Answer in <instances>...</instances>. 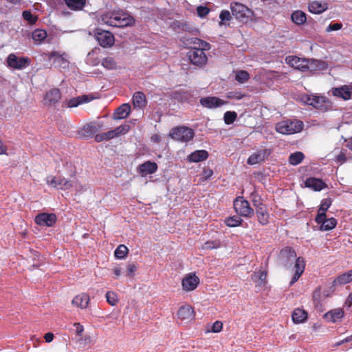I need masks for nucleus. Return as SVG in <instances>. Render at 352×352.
Segmentation results:
<instances>
[{"label":"nucleus","instance_id":"f257e3e1","mask_svg":"<svg viewBox=\"0 0 352 352\" xmlns=\"http://www.w3.org/2000/svg\"><path fill=\"white\" fill-rule=\"evenodd\" d=\"M192 43L195 46L189 49L187 56L192 65L198 67H202L208 61L205 51L210 50L211 45L208 42L198 38H192Z\"/></svg>","mask_w":352,"mask_h":352},{"label":"nucleus","instance_id":"f03ea898","mask_svg":"<svg viewBox=\"0 0 352 352\" xmlns=\"http://www.w3.org/2000/svg\"><path fill=\"white\" fill-rule=\"evenodd\" d=\"M102 21L110 26L124 28L135 24V19L128 13L123 11L107 12L101 16Z\"/></svg>","mask_w":352,"mask_h":352},{"label":"nucleus","instance_id":"7ed1b4c3","mask_svg":"<svg viewBox=\"0 0 352 352\" xmlns=\"http://www.w3.org/2000/svg\"><path fill=\"white\" fill-rule=\"evenodd\" d=\"M304 126L302 121L298 120H285L276 124L277 132L284 135H291L300 132Z\"/></svg>","mask_w":352,"mask_h":352},{"label":"nucleus","instance_id":"20e7f679","mask_svg":"<svg viewBox=\"0 0 352 352\" xmlns=\"http://www.w3.org/2000/svg\"><path fill=\"white\" fill-rule=\"evenodd\" d=\"M170 136L177 141L187 142L194 138V131L187 126H177L170 131Z\"/></svg>","mask_w":352,"mask_h":352},{"label":"nucleus","instance_id":"39448f33","mask_svg":"<svg viewBox=\"0 0 352 352\" xmlns=\"http://www.w3.org/2000/svg\"><path fill=\"white\" fill-rule=\"evenodd\" d=\"M94 32L96 41L101 47H110L113 45L115 38L111 32L97 28Z\"/></svg>","mask_w":352,"mask_h":352},{"label":"nucleus","instance_id":"423d86ee","mask_svg":"<svg viewBox=\"0 0 352 352\" xmlns=\"http://www.w3.org/2000/svg\"><path fill=\"white\" fill-rule=\"evenodd\" d=\"M234 208L240 216L251 217L254 214V209L251 208L249 202L242 197H238L234 199Z\"/></svg>","mask_w":352,"mask_h":352},{"label":"nucleus","instance_id":"0eeeda50","mask_svg":"<svg viewBox=\"0 0 352 352\" xmlns=\"http://www.w3.org/2000/svg\"><path fill=\"white\" fill-rule=\"evenodd\" d=\"M6 62L9 67L21 70L27 67L30 64L31 60L28 57H18L14 54H10L8 55Z\"/></svg>","mask_w":352,"mask_h":352},{"label":"nucleus","instance_id":"6e6552de","mask_svg":"<svg viewBox=\"0 0 352 352\" xmlns=\"http://www.w3.org/2000/svg\"><path fill=\"white\" fill-rule=\"evenodd\" d=\"M61 97L60 89L58 88L51 89L44 94L43 104L48 107H55L60 102Z\"/></svg>","mask_w":352,"mask_h":352},{"label":"nucleus","instance_id":"1a4fd4ad","mask_svg":"<svg viewBox=\"0 0 352 352\" xmlns=\"http://www.w3.org/2000/svg\"><path fill=\"white\" fill-rule=\"evenodd\" d=\"M230 8L232 15L241 21L248 19L251 13V10L247 6L238 2L231 3Z\"/></svg>","mask_w":352,"mask_h":352},{"label":"nucleus","instance_id":"9d476101","mask_svg":"<svg viewBox=\"0 0 352 352\" xmlns=\"http://www.w3.org/2000/svg\"><path fill=\"white\" fill-rule=\"evenodd\" d=\"M102 127V122L99 121L91 122L85 124L78 131V134L82 138H92L96 132L101 130Z\"/></svg>","mask_w":352,"mask_h":352},{"label":"nucleus","instance_id":"9b49d317","mask_svg":"<svg viewBox=\"0 0 352 352\" xmlns=\"http://www.w3.org/2000/svg\"><path fill=\"white\" fill-rule=\"evenodd\" d=\"M278 258L281 265L287 267L294 259L296 258V253L293 248L286 246L280 251Z\"/></svg>","mask_w":352,"mask_h":352},{"label":"nucleus","instance_id":"f8f14e48","mask_svg":"<svg viewBox=\"0 0 352 352\" xmlns=\"http://www.w3.org/2000/svg\"><path fill=\"white\" fill-rule=\"evenodd\" d=\"M199 282V278L195 273L187 274L182 281V289L185 292L193 291L197 287Z\"/></svg>","mask_w":352,"mask_h":352},{"label":"nucleus","instance_id":"ddd939ff","mask_svg":"<svg viewBox=\"0 0 352 352\" xmlns=\"http://www.w3.org/2000/svg\"><path fill=\"white\" fill-rule=\"evenodd\" d=\"M255 213L259 224L265 226L270 223V214L266 205L258 204L255 208Z\"/></svg>","mask_w":352,"mask_h":352},{"label":"nucleus","instance_id":"4468645a","mask_svg":"<svg viewBox=\"0 0 352 352\" xmlns=\"http://www.w3.org/2000/svg\"><path fill=\"white\" fill-rule=\"evenodd\" d=\"M57 220L56 215L54 213H40L35 217V223L40 226H52Z\"/></svg>","mask_w":352,"mask_h":352},{"label":"nucleus","instance_id":"2eb2a0df","mask_svg":"<svg viewBox=\"0 0 352 352\" xmlns=\"http://www.w3.org/2000/svg\"><path fill=\"white\" fill-rule=\"evenodd\" d=\"M285 62L290 67L302 72L307 71V67H305L307 64L306 58H301L296 56H288L285 58Z\"/></svg>","mask_w":352,"mask_h":352},{"label":"nucleus","instance_id":"dca6fc26","mask_svg":"<svg viewBox=\"0 0 352 352\" xmlns=\"http://www.w3.org/2000/svg\"><path fill=\"white\" fill-rule=\"evenodd\" d=\"M199 102L203 107L208 109L217 108L228 103V101L214 96L201 98Z\"/></svg>","mask_w":352,"mask_h":352},{"label":"nucleus","instance_id":"f3484780","mask_svg":"<svg viewBox=\"0 0 352 352\" xmlns=\"http://www.w3.org/2000/svg\"><path fill=\"white\" fill-rule=\"evenodd\" d=\"M294 274L292 276V280L289 283V285L292 286L294 284L301 276L302 273L305 269V262L302 257L299 256L296 258L295 265H294Z\"/></svg>","mask_w":352,"mask_h":352},{"label":"nucleus","instance_id":"a211bd4d","mask_svg":"<svg viewBox=\"0 0 352 352\" xmlns=\"http://www.w3.org/2000/svg\"><path fill=\"white\" fill-rule=\"evenodd\" d=\"M332 94L334 96L344 100H349L352 96V86L342 85L340 87H334L332 89Z\"/></svg>","mask_w":352,"mask_h":352},{"label":"nucleus","instance_id":"6ab92c4d","mask_svg":"<svg viewBox=\"0 0 352 352\" xmlns=\"http://www.w3.org/2000/svg\"><path fill=\"white\" fill-rule=\"evenodd\" d=\"M50 60L54 59L53 64L56 67H65L67 64L66 59L67 54L65 52L60 53L59 52H52L47 54Z\"/></svg>","mask_w":352,"mask_h":352},{"label":"nucleus","instance_id":"aec40b11","mask_svg":"<svg viewBox=\"0 0 352 352\" xmlns=\"http://www.w3.org/2000/svg\"><path fill=\"white\" fill-rule=\"evenodd\" d=\"M177 317L181 320L191 321L195 318V311L192 306L185 305L182 306L177 311Z\"/></svg>","mask_w":352,"mask_h":352},{"label":"nucleus","instance_id":"412c9836","mask_svg":"<svg viewBox=\"0 0 352 352\" xmlns=\"http://www.w3.org/2000/svg\"><path fill=\"white\" fill-rule=\"evenodd\" d=\"M270 154V151L268 149H263L258 151L252 154L248 159V164L254 165L261 162H263L266 157Z\"/></svg>","mask_w":352,"mask_h":352},{"label":"nucleus","instance_id":"4be33fe9","mask_svg":"<svg viewBox=\"0 0 352 352\" xmlns=\"http://www.w3.org/2000/svg\"><path fill=\"white\" fill-rule=\"evenodd\" d=\"M90 301L89 296L86 293L76 295L72 300V304L80 309H86Z\"/></svg>","mask_w":352,"mask_h":352},{"label":"nucleus","instance_id":"5701e85b","mask_svg":"<svg viewBox=\"0 0 352 352\" xmlns=\"http://www.w3.org/2000/svg\"><path fill=\"white\" fill-rule=\"evenodd\" d=\"M157 170V164L155 162L147 161L138 166V171L142 176H146L155 173Z\"/></svg>","mask_w":352,"mask_h":352},{"label":"nucleus","instance_id":"b1692460","mask_svg":"<svg viewBox=\"0 0 352 352\" xmlns=\"http://www.w3.org/2000/svg\"><path fill=\"white\" fill-rule=\"evenodd\" d=\"M305 186L316 191H320L327 188V184L321 179L316 177H309L305 181Z\"/></svg>","mask_w":352,"mask_h":352},{"label":"nucleus","instance_id":"393cba45","mask_svg":"<svg viewBox=\"0 0 352 352\" xmlns=\"http://www.w3.org/2000/svg\"><path fill=\"white\" fill-rule=\"evenodd\" d=\"M91 95H82L78 97L72 98L67 102V107L69 108L76 107L80 104L87 103L94 100Z\"/></svg>","mask_w":352,"mask_h":352},{"label":"nucleus","instance_id":"a878e982","mask_svg":"<svg viewBox=\"0 0 352 352\" xmlns=\"http://www.w3.org/2000/svg\"><path fill=\"white\" fill-rule=\"evenodd\" d=\"M133 104L135 108L144 109L147 105V100L142 91H136L132 97Z\"/></svg>","mask_w":352,"mask_h":352},{"label":"nucleus","instance_id":"bb28decb","mask_svg":"<svg viewBox=\"0 0 352 352\" xmlns=\"http://www.w3.org/2000/svg\"><path fill=\"white\" fill-rule=\"evenodd\" d=\"M331 204L332 199L331 198H326L322 200L315 221L318 220L321 221L322 218L326 217V212L328 210Z\"/></svg>","mask_w":352,"mask_h":352},{"label":"nucleus","instance_id":"cd10ccee","mask_svg":"<svg viewBox=\"0 0 352 352\" xmlns=\"http://www.w3.org/2000/svg\"><path fill=\"white\" fill-rule=\"evenodd\" d=\"M318 224L320 225V230L322 231H328L333 229L337 224V221L334 217L327 219L326 217L322 218L320 221H315Z\"/></svg>","mask_w":352,"mask_h":352},{"label":"nucleus","instance_id":"c85d7f7f","mask_svg":"<svg viewBox=\"0 0 352 352\" xmlns=\"http://www.w3.org/2000/svg\"><path fill=\"white\" fill-rule=\"evenodd\" d=\"M131 111V106L129 104H122L117 108L113 113V118L115 120H121L126 118Z\"/></svg>","mask_w":352,"mask_h":352},{"label":"nucleus","instance_id":"c756f323","mask_svg":"<svg viewBox=\"0 0 352 352\" xmlns=\"http://www.w3.org/2000/svg\"><path fill=\"white\" fill-rule=\"evenodd\" d=\"M343 316H344V311L340 308L331 310V311L327 312L324 316V318L327 321L331 322H337L338 320L342 318Z\"/></svg>","mask_w":352,"mask_h":352},{"label":"nucleus","instance_id":"7c9ffc66","mask_svg":"<svg viewBox=\"0 0 352 352\" xmlns=\"http://www.w3.org/2000/svg\"><path fill=\"white\" fill-rule=\"evenodd\" d=\"M208 157V153L205 150H197L188 156V160L191 162H199L206 160Z\"/></svg>","mask_w":352,"mask_h":352},{"label":"nucleus","instance_id":"2f4dec72","mask_svg":"<svg viewBox=\"0 0 352 352\" xmlns=\"http://www.w3.org/2000/svg\"><path fill=\"white\" fill-rule=\"evenodd\" d=\"M308 8L311 13L320 14L327 9V4L314 1L309 4Z\"/></svg>","mask_w":352,"mask_h":352},{"label":"nucleus","instance_id":"473e14b6","mask_svg":"<svg viewBox=\"0 0 352 352\" xmlns=\"http://www.w3.org/2000/svg\"><path fill=\"white\" fill-rule=\"evenodd\" d=\"M292 21L296 25L304 24L307 21L306 14L301 10H296L291 15Z\"/></svg>","mask_w":352,"mask_h":352},{"label":"nucleus","instance_id":"72a5a7b5","mask_svg":"<svg viewBox=\"0 0 352 352\" xmlns=\"http://www.w3.org/2000/svg\"><path fill=\"white\" fill-rule=\"evenodd\" d=\"M292 318L294 323H301L307 319V314L305 310L298 308L293 311Z\"/></svg>","mask_w":352,"mask_h":352},{"label":"nucleus","instance_id":"f704fd0d","mask_svg":"<svg viewBox=\"0 0 352 352\" xmlns=\"http://www.w3.org/2000/svg\"><path fill=\"white\" fill-rule=\"evenodd\" d=\"M352 281V270L338 276L334 280L333 285H344Z\"/></svg>","mask_w":352,"mask_h":352},{"label":"nucleus","instance_id":"c9c22d12","mask_svg":"<svg viewBox=\"0 0 352 352\" xmlns=\"http://www.w3.org/2000/svg\"><path fill=\"white\" fill-rule=\"evenodd\" d=\"M65 4L72 10H80L86 3V0H64Z\"/></svg>","mask_w":352,"mask_h":352},{"label":"nucleus","instance_id":"e433bc0d","mask_svg":"<svg viewBox=\"0 0 352 352\" xmlns=\"http://www.w3.org/2000/svg\"><path fill=\"white\" fill-rule=\"evenodd\" d=\"M63 178L61 176H48L46 179V183L49 186H52L54 188L61 189Z\"/></svg>","mask_w":352,"mask_h":352},{"label":"nucleus","instance_id":"4c0bfd02","mask_svg":"<svg viewBox=\"0 0 352 352\" xmlns=\"http://www.w3.org/2000/svg\"><path fill=\"white\" fill-rule=\"evenodd\" d=\"M305 158L304 154L300 151H296L290 154L288 161L291 165L296 166L301 163Z\"/></svg>","mask_w":352,"mask_h":352},{"label":"nucleus","instance_id":"58836bf2","mask_svg":"<svg viewBox=\"0 0 352 352\" xmlns=\"http://www.w3.org/2000/svg\"><path fill=\"white\" fill-rule=\"evenodd\" d=\"M307 64L305 67H307V71H314L320 69L324 67V62L317 60L314 59H307Z\"/></svg>","mask_w":352,"mask_h":352},{"label":"nucleus","instance_id":"ea45409f","mask_svg":"<svg viewBox=\"0 0 352 352\" xmlns=\"http://www.w3.org/2000/svg\"><path fill=\"white\" fill-rule=\"evenodd\" d=\"M102 65L107 69H116L117 63L113 57H106L102 60Z\"/></svg>","mask_w":352,"mask_h":352},{"label":"nucleus","instance_id":"a19ab883","mask_svg":"<svg viewBox=\"0 0 352 352\" xmlns=\"http://www.w3.org/2000/svg\"><path fill=\"white\" fill-rule=\"evenodd\" d=\"M243 220L240 217L234 215L225 219V223L229 227H236L241 224Z\"/></svg>","mask_w":352,"mask_h":352},{"label":"nucleus","instance_id":"79ce46f5","mask_svg":"<svg viewBox=\"0 0 352 352\" xmlns=\"http://www.w3.org/2000/svg\"><path fill=\"white\" fill-rule=\"evenodd\" d=\"M32 39L35 41L41 42L47 37V32L43 30H35L32 34Z\"/></svg>","mask_w":352,"mask_h":352},{"label":"nucleus","instance_id":"37998d69","mask_svg":"<svg viewBox=\"0 0 352 352\" xmlns=\"http://www.w3.org/2000/svg\"><path fill=\"white\" fill-rule=\"evenodd\" d=\"M128 251H129V250L126 245H120L116 249L114 254L116 258L122 259V258H124L126 256Z\"/></svg>","mask_w":352,"mask_h":352},{"label":"nucleus","instance_id":"c03bdc74","mask_svg":"<svg viewBox=\"0 0 352 352\" xmlns=\"http://www.w3.org/2000/svg\"><path fill=\"white\" fill-rule=\"evenodd\" d=\"M250 78V74L247 71L240 70L236 74L235 79L239 83H244Z\"/></svg>","mask_w":352,"mask_h":352},{"label":"nucleus","instance_id":"a18cd8bd","mask_svg":"<svg viewBox=\"0 0 352 352\" xmlns=\"http://www.w3.org/2000/svg\"><path fill=\"white\" fill-rule=\"evenodd\" d=\"M311 103L314 108L322 109L324 107L325 99L322 96H314Z\"/></svg>","mask_w":352,"mask_h":352},{"label":"nucleus","instance_id":"49530a36","mask_svg":"<svg viewBox=\"0 0 352 352\" xmlns=\"http://www.w3.org/2000/svg\"><path fill=\"white\" fill-rule=\"evenodd\" d=\"M237 118V113L235 111H226L223 116L224 122L229 125L232 124Z\"/></svg>","mask_w":352,"mask_h":352},{"label":"nucleus","instance_id":"de8ad7c7","mask_svg":"<svg viewBox=\"0 0 352 352\" xmlns=\"http://www.w3.org/2000/svg\"><path fill=\"white\" fill-rule=\"evenodd\" d=\"M106 298L107 302L111 306L116 305L118 302V295L113 292H107Z\"/></svg>","mask_w":352,"mask_h":352},{"label":"nucleus","instance_id":"09e8293b","mask_svg":"<svg viewBox=\"0 0 352 352\" xmlns=\"http://www.w3.org/2000/svg\"><path fill=\"white\" fill-rule=\"evenodd\" d=\"M221 246V243L219 241H208L202 246L204 250H213L219 248Z\"/></svg>","mask_w":352,"mask_h":352},{"label":"nucleus","instance_id":"8fccbe9b","mask_svg":"<svg viewBox=\"0 0 352 352\" xmlns=\"http://www.w3.org/2000/svg\"><path fill=\"white\" fill-rule=\"evenodd\" d=\"M23 17L30 24H34L36 22L37 16L33 15L30 11L25 10L23 12Z\"/></svg>","mask_w":352,"mask_h":352},{"label":"nucleus","instance_id":"3c124183","mask_svg":"<svg viewBox=\"0 0 352 352\" xmlns=\"http://www.w3.org/2000/svg\"><path fill=\"white\" fill-rule=\"evenodd\" d=\"M130 129V126L128 124L120 125L113 129L116 133V136L118 137L120 135L126 134Z\"/></svg>","mask_w":352,"mask_h":352},{"label":"nucleus","instance_id":"603ef678","mask_svg":"<svg viewBox=\"0 0 352 352\" xmlns=\"http://www.w3.org/2000/svg\"><path fill=\"white\" fill-rule=\"evenodd\" d=\"M137 269V265L135 263L129 264L127 266L126 276L129 277H133Z\"/></svg>","mask_w":352,"mask_h":352},{"label":"nucleus","instance_id":"864d4df0","mask_svg":"<svg viewBox=\"0 0 352 352\" xmlns=\"http://www.w3.org/2000/svg\"><path fill=\"white\" fill-rule=\"evenodd\" d=\"M197 12L199 16L204 17L209 13L210 10L206 6H200L197 7Z\"/></svg>","mask_w":352,"mask_h":352},{"label":"nucleus","instance_id":"5fc2aeb1","mask_svg":"<svg viewBox=\"0 0 352 352\" xmlns=\"http://www.w3.org/2000/svg\"><path fill=\"white\" fill-rule=\"evenodd\" d=\"M223 329V323L221 321H215L212 327V332L214 333H219Z\"/></svg>","mask_w":352,"mask_h":352},{"label":"nucleus","instance_id":"6e6d98bb","mask_svg":"<svg viewBox=\"0 0 352 352\" xmlns=\"http://www.w3.org/2000/svg\"><path fill=\"white\" fill-rule=\"evenodd\" d=\"M342 28V24L340 23H331L327 28V32L339 30Z\"/></svg>","mask_w":352,"mask_h":352},{"label":"nucleus","instance_id":"4d7b16f0","mask_svg":"<svg viewBox=\"0 0 352 352\" xmlns=\"http://www.w3.org/2000/svg\"><path fill=\"white\" fill-rule=\"evenodd\" d=\"M219 18L221 21H228L231 19V15L228 10H222L220 13Z\"/></svg>","mask_w":352,"mask_h":352},{"label":"nucleus","instance_id":"13d9d810","mask_svg":"<svg viewBox=\"0 0 352 352\" xmlns=\"http://www.w3.org/2000/svg\"><path fill=\"white\" fill-rule=\"evenodd\" d=\"M251 197L252 201L253 202V205L255 207V208H256V206H258V204H263L262 203L260 202V196L256 192H254L251 194Z\"/></svg>","mask_w":352,"mask_h":352},{"label":"nucleus","instance_id":"bf43d9fd","mask_svg":"<svg viewBox=\"0 0 352 352\" xmlns=\"http://www.w3.org/2000/svg\"><path fill=\"white\" fill-rule=\"evenodd\" d=\"M73 186V182L71 180L66 179L63 178V184H62V190H68Z\"/></svg>","mask_w":352,"mask_h":352},{"label":"nucleus","instance_id":"052dcab7","mask_svg":"<svg viewBox=\"0 0 352 352\" xmlns=\"http://www.w3.org/2000/svg\"><path fill=\"white\" fill-rule=\"evenodd\" d=\"M74 326L76 327V329H75V332H76V334L78 336H82V333L84 331V327L82 325H81L80 323L78 322H76L74 324Z\"/></svg>","mask_w":352,"mask_h":352},{"label":"nucleus","instance_id":"680f3d73","mask_svg":"<svg viewBox=\"0 0 352 352\" xmlns=\"http://www.w3.org/2000/svg\"><path fill=\"white\" fill-rule=\"evenodd\" d=\"M320 297V287L317 288L314 292H313V299L314 301L316 302H319Z\"/></svg>","mask_w":352,"mask_h":352},{"label":"nucleus","instance_id":"e2e57ef3","mask_svg":"<svg viewBox=\"0 0 352 352\" xmlns=\"http://www.w3.org/2000/svg\"><path fill=\"white\" fill-rule=\"evenodd\" d=\"M336 161L341 164L346 161V157L344 153L341 152L336 156Z\"/></svg>","mask_w":352,"mask_h":352},{"label":"nucleus","instance_id":"0e129e2a","mask_svg":"<svg viewBox=\"0 0 352 352\" xmlns=\"http://www.w3.org/2000/svg\"><path fill=\"white\" fill-rule=\"evenodd\" d=\"M106 140H109L113 138H116V133L113 130H110L107 131V133H104Z\"/></svg>","mask_w":352,"mask_h":352},{"label":"nucleus","instance_id":"69168bd1","mask_svg":"<svg viewBox=\"0 0 352 352\" xmlns=\"http://www.w3.org/2000/svg\"><path fill=\"white\" fill-rule=\"evenodd\" d=\"M314 96H308V95L305 96L303 97V100H304L305 103H306L308 105L312 106V103H311V102H312V98H314Z\"/></svg>","mask_w":352,"mask_h":352},{"label":"nucleus","instance_id":"338daca9","mask_svg":"<svg viewBox=\"0 0 352 352\" xmlns=\"http://www.w3.org/2000/svg\"><path fill=\"white\" fill-rule=\"evenodd\" d=\"M105 138V134L104 133H100V134H97L95 136V140L97 142H100L102 141H104V140H106V138Z\"/></svg>","mask_w":352,"mask_h":352},{"label":"nucleus","instance_id":"774afa93","mask_svg":"<svg viewBox=\"0 0 352 352\" xmlns=\"http://www.w3.org/2000/svg\"><path fill=\"white\" fill-rule=\"evenodd\" d=\"M344 305L348 307H350L352 305V292L349 294Z\"/></svg>","mask_w":352,"mask_h":352}]
</instances>
